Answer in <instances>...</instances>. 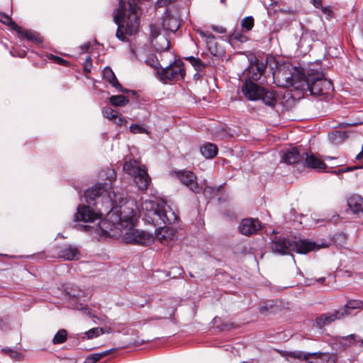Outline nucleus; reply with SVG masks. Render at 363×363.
<instances>
[{"label":"nucleus","instance_id":"obj_1","mask_svg":"<svg viewBox=\"0 0 363 363\" xmlns=\"http://www.w3.org/2000/svg\"><path fill=\"white\" fill-rule=\"evenodd\" d=\"M109 173L108 182L96 184L85 191L84 197L89 206L84 204L78 206L74 215L75 221L92 223L100 218L101 215V208L99 207L100 204L104 207L106 211L109 212L116 208L118 204L122 203L123 196L109 191L116 177L112 170L109 171Z\"/></svg>","mask_w":363,"mask_h":363},{"label":"nucleus","instance_id":"obj_2","mask_svg":"<svg viewBox=\"0 0 363 363\" xmlns=\"http://www.w3.org/2000/svg\"><path fill=\"white\" fill-rule=\"evenodd\" d=\"M279 86L294 87L295 89L308 91L313 95H326L333 89L332 82L324 77L323 73H308L306 75L299 69H294L290 76H284Z\"/></svg>","mask_w":363,"mask_h":363},{"label":"nucleus","instance_id":"obj_3","mask_svg":"<svg viewBox=\"0 0 363 363\" xmlns=\"http://www.w3.org/2000/svg\"><path fill=\"white\" fill-rule=\"evenodd\" d=\"M118 8L113 15V20L118 25L116 37L122 40H125V34L132 35L136 33L140 25L139 4L141 0H128V15L126 16V9L123 0H118Z\"/></svg>","mask_w":363,"mask_h":363},{"label":"nucleus","instance_id":"obj_4","mask_svg":"<svg viewBox=\"0 0 363 363\" xmlns=\"http://www.w3.org/2000/svg\"><path fill=\"white\" fill-rule=\"evenodd\" d=\"M140 207L145 212L144 219L160 228L178 220V216L162 201L145 200L141 203Z\"/></svg>","mask_w":363,"mask_h":363},{"label":"nucleus","instance_id":"obj_5","mask_svg":"<svg viewBox=\"0 0 363 363\" xmlns=\"http://www.w3.org/2000/svg\"><path fill=\"white\" fill-rule=\"evenodd\" d=\"M269 247L274 253L287 255L291 252L306 254L311 251L319 250L320 246L308 240L289 239L284 237L275 236L269 242Z\"/></svg>","mask_w":363,"mask_h":363},{"label":"nucleus","instance_id":"obj_6","mask_svg":"<svg viewBox=\"0 0 363 363\" xmlns=\"http://www.w3.org/2000/svg\"><path fill=\"white\" fill-rule=\"evenodd\" d=\"M123 170L133 177L140 190L144 191L147 189L151 179L145 166L140 165L135 160H130L124 163Z\"/></svg>","mask_w":363,"mask_h":363},{"label":"nucleus","instance_id":"obj_7","mask_svg":"<svg viewBox=\"0 0 363 363\" xmlns=\"http://www.w3.org/2000/svg\"><path fill=\"white\" fill-rule=\"evenodd\" d=\"M160 79L164 84L184 79L185 69L184 62L181 60H175L172 64L162 70L157 71Z\"/></svg>","mask_w":363,"mask_h":363},{"label":"nucleus","instance_id":"obj_8","mask_svg":"<svg viewBox=\"0 0 363 363\" xmlns=\"http://www.w3.org/2000/svg\"><path fill=\"white\" fill-rule=\"evenodd\" d=\"M123 239L126 243L147 246L154 242L155 236L150 233L130 228L124 233Z\"/></svg>","mask_w":363,"mask_h":363},{"label":"nucleus","instance_id":"obj_9","mask_svg":"<svg viewBox=\"0 0 363 363\" xmlns=\"http://www.w3.org/2000/svg\"><path fill=\"white\" fill-rule=\"evenodd\" d=\"M137 209L138 207L133 201L121 206L119 221L121 226L128 227L134 225L137 220Z\"/></svg>","mask_w":363,"mask_h":363},{"label":"nucleus","instance_id":"obj_10","mask_svg":"<svg viewBox=\"0 0 363 363\" xmlns=\"http://www.w3.org/2000/svg\"><path fill=\"white\" fill-rule=\"evenodd\" d=\"M302 361L307 363H336L337 356L329 352H306Z\"/></svg>","mask_w":363,"mask_h":363},{"label":"nucleus","instance_id":"obj_11","mask_svg":"<svg viewBox=\"0 0 363 363\" xmlns=\"http://www.w3.org/2000/svg\"><path fill=\"white\" fill-rule=\"evenodd\" d=\"M262 225L257 218H244L238 226L239 232L245 236H250L257 233L261 230Z\"/></svg>","mask_w":363,"mask_h":363},{"label":"nucleus","instance_id":"obj_12","mask_svg":"<svg viewBox=\"0 0 363 363\" xmlns=\"http://www.w3.org/2000/svg\"><path fill=\"white\" fill-rule=\"evenodd\" d=\"M262 91L264 88L252 81H246L242 86V94L250 101L259 100Z\"/></svg>","mask_w":363,"mask_h":363},{"label":"nucleus","instance_id":"obj_13","mask_svg":"<svg viewBox=\"0 0 363 363\" xmlns=\"http://www.w3.org/2000/svg\"><path fill=\"white\" fill-rule=\"evenodd\" d=\"M179 180L190 190L195 193H199L201 188L199 186L196 176L191 171H181L177 173Z\"/></svg>","mask_w":363,"mask_h":363},{"label":"nucleus","instance_id":"obj_14","mask_svg":"<svg viewBox=\"0 0 363 363\" xmlns=\"http://www.w3.org/2000/svg\"><path fill=\"white\" fill-rule=\"evenodd\" d=\"M303 162L308 168L321 172L327 168L326 164L319 158L311 152H303Z\"/></svg>","mask_w":363,"mask_h":363},{"label":"nucleus","instance_id":"obj_15","mask_svg":"<svg viewBox=\"0 0 363 363\" xmlns=\"http://www.w3.org/2000/svg\"><path fill=\"white\" fill-rule=\"evenodd\" d=\"M303 152H301L297 148L294 147L283 154L282 160L289 164H293L303 162Z\"/></svg>","mask_w":363,"mask_h":363},{"label":"nucleus","instance_id":"obj_16","mask_svg":"<svg viewBox=\"0 0 363 363\" xmlns=\"http://www.w3.org/2000/svg\"><path fill=\"white\" fill-rule=\"evenodd\" d=\"M162 26L165 30L174 33L179 29L180 24L176 17L167 11L162 18Z\"/></svg>","mask_w":363,"mask_h":363},{"label":"nucleus","instance_id":"obj_17","mask_svg":"<svg viewBox=\"0 0 363 363\" xmlns=\"http://www.w3.org/2000/svg\"><path fill=\"white\" fill-rule=\"evenodd\" d=\"M347 206L354 214H363V198L359 195L354 194L347 199Z\"/></svg>","mask_w":363,"mask_h":363},{"label":"nucleus","instance_id":"obj_18","mask_svg":"<svg viewBox=\"0 0 363 363\" xmlns=\"http://www.w3.org/2000/svg\"><path fill=\"white\" fill-rule=\"evenodd\" d=\"M58 255L65 260L72 261L79 259V251L76 247L70 245L62 247L58 252Z\"/></svg>","mask_w":363,"mask_h":363},{"label":"nucleus","instance_id":"obj_19","mask_svg":"<svg viewBox=\"0 0 363 363\" xmlns=\"http://www.w3.org/2000/svg\"><path fill=\"white\" fill-rule=\"evenodd\" d=\"M103 74L104 79L110 83L113 87H115L118 91L128 93L129 91L128 89H123L121 84L118 82L114 72L113 70L106 67L103 70Z\"/></svg>","mask_w":363,"mask_h":363},{"label":"nucleus","instance_id":"obj_20","mask_svg":"<svg viewBox=\"0 0 363 363\" xmlns=\"http://www.w3.org/2000/svg\"><path fill=\"white\" fill-rule=\"evenodd\" d=\"M278 310L279 306L277 304V301L274 300L264 301L259 306V313L264 315L275 313Z\"/></svg>","mask_w":363,"mask_h":363},{"label":"nucleus","instance_id":"obj_21","mask_svg":"<svg viewBox=\"0 0 363 363\" xmlns=\"http://www.w3.org/2000/svg\"><path fill=\"white\" fill-rule=\"evenodd\" d=\"M266 69V65L257 60L254 64H252L249 67V71L253 72L257 70V72H253L251 74V79L254 81H257L260 79L261 76L264 74Z\"/></svg>","mask_w":363,"mask_h":363},{"label":"nucleus","instance_id":"obj_22","mask_svg":"<svg viewBox=\"0 0 363 363\" xmlns=\"http://www.w3.org/2000/svg\"><path fill=\"white\" fill-rule=\"evenodd\" d=\"M335 320L333 313L321 314L315 318V326L320 329Z\"/></svg>","mask_w":363,"mask_h":363},{"label":"nucleus","instance_id":"obj_23","mask_svg":"<svg viewBox=\"0 0 363 363\" xmlns=\"http://www.w3.org/2000/svg\"><path fill=\"white\" fill-rule=\"evenodd\" d=\"M200 152L205 158L211 159L217 155L218 148L213 143H206L201 147Z\"/></svg>","mask_w":363,"mask_h":363},{"label":"nucleus","instance_id":"obj_24","mask_svg":"<svg viewBox=\"0 0 363 363\" xmlns=\"http://www.w3.org/2000/svg\"><path fill=\"white\" fill-rule=\"evenodd\" d=\"M279 354L284 357L286 360L291 361V359H298L300 361L303 360L304 356L303 351H286V350H277Z\"/></svg>","mask_w":363,"mask_h":363},{"label":"nucleus","instance_id":"obj_25","mask_svg":"<svg viewBox=\"0 0 363 363\" xmlns=\"http://www.w3.org/2000/svg\"><path fill=\"white\" fill-rule=\"evenodd\" d=\"M263 103L269 106L274 107L277 104V97L275 94L272 91H268L264 88V91H262L260 95V99Z\"/></svg>","mask_w":363,"mask_h":363},{"label":"nucleus","instance_id":"obj_26","mask_svg":"<svg viewBox=\"0 0 363 363\" xmlns=\"http://www.w3.org/2000/svg\"><path fill=\"white\" fill-rule=\"evenodd\" d=\"M205 43L209 52L212 55L216 56L218 55V50L214 35L213 34L208 35V38L205 40Z\"/></svg>","mask_w":363,"mask_h":363},{"label":"nucleus","instance_id":"obj_27","mask_svg":"<svg viewBox=\"0 0 363 363\" xmlns=\"http://www.w3.org/2000/svg\"><path fill=\"white\" fill-rule=\"evenodd\" d=\"M113 350H115V349L106 350V351H104L103 352H100V353L91 354L86 357L84 363H95V362H98L99 360H100L101 358L109 354Z\"/></svg>","mask_w":363,"mask_h":363},{"label":"nucleus","instance_id":"obj_28","mask_svg":"<svg viewBox=\"0 0 363 363\" xmlns=\"http://www.w3.org/2000/svg\"><path fill=\"white\" fill-rule=\"evenodd\" d=\"M110 103L115 106H124L126 105L129 100L123 95L111 96L109 98Z\"/></svg>","mask_w":363,"mask_h":363},{"label":"nucleus","instance_id":"obj_29","mask_svg":"<svg viewBox=\"0 0 363 363\" xmlns=\"http://www.w3.org/2000/svg\"><path fill=\"white\" fill-rule=\"evenodd\" d=\"M154 43L156 48L160 51H165L168 50L170 44L168 39L164 35H161L159 38L155 40Z\"/></svg>","mask_w":363,"mask_h":363},{"label":"nucleus","instance_id":"obj_30","mask_svg":"<svg viewBox=\"0 0 363 363\" xmlns=\"http://www.w3.org/2000/svg\"><path fill=\"white\" fill-rule=\"evenodd\" d=\"M0 21L2 22L4 24L9 26L13 30L21 33L20 27L14 21H13L11 18L9 17L8 15H6L3 13H0Z\"/></svg>","mask_w":363,"mask_h":363},{"label":"nucleus","instance_id":"obj_31","mask_svg":"<svg viewBox=\"0 0 363 363\" xmlns=\"http://www.w3.org/2000/svg\"><path fill=\"white\" fill-rule=\"evenodd\" d=\"M186 60L192 65L196 71H202L207 66L206 64L198 57L190 56L186 57Z\"/></svg>","mask_w":363,"mask_h":363},{"label":"nucleus","instance_id":"obj_32","mask_svg":"<svg viewBox=\"0 0 363 363\" xmlns=\"http://www.w3.org/2000/svg\"><path fill=\"white\" fill-rule=\"evenodd\" d=\"M67 339V332L65 329L60 330L52 338V342L55 345L62 344L66 342Z\"/></svg>","mask_w":363,"mask_h":363},{"label":"nucleus","instance_id":"obj_33","mask_svg":"<svg viewBox=\"0 0 363 363\" xmlns=\"http://www.w3.org/2000/svg\"><path fill=\"white\" fill-rule=\"evenodd\" d=\"M335 320H340L342 318H344L351 314L350 311L347 307H346V305H345L342 308H340V309L335 311L333 313Z\"/></svg>","mask_w":363,"mask_h":363},{"label":"nucleus","instance_id":"obj_34","mask_svg":"<svg viewBox=\"0 0 363 363\" xmlns=\"http://www.w3.org/2000/svg\"><path fill=\"white\" fill-rule=\"evenodd\" d=\"M241 26L245 30H251L254 26V18L252 16L245 17L242 20Z\"/></svg>","mask_w":363,"mask_h":363},{"label":"nucleus","instance_id":"obj_35","mask_svg":"<svg viewBox=\"0 0 363 363\" xmlns=\"http://www.w3.org/2000/svg\"><path fill=\"white\" fill-rule=\"evenodd\" d=\"M104 117L108 119H114L117 118L118 112L111 107H104L102 111Z\"/></svg>","mask_w":363,"mask_h":363},{"label":"nucleus","instance_id":"obj_36","mask_svg":"<svg viewBox=\"0 0 363 363\" xmlns=\"http://www.w3.org/2000/svg\"><path fill=\"white\" fill-rule=\"evenodd\" d=\"M346 307L351 311L352 310L360 308L363 306V302L357 300L349 301L346 304Z\"/></svg>","mask_w":363,"mask_h":363},{"label":"nucleus","instance_id":"obj_37","mask_svg":"<svg viewBox=\"0 0 363 363\" xmlns=\"http://www.w3.org/2000/svg\"><path fill=\"white\" fill-rule=\"evenodd\" d=\"M103 333H104V330H103V328H100L90 329L89 330H88L86 333L87 337L89 339H91L95 337H98L100 334H103Z\"/></svg>","mask_w":363,"mask_h":363},{"label":"nucleus","instance_id":"obj_38","mask_svg":"<svg viewBox=\"0 0 363 363\" xmlns=\"http://www.w3.org/2000/svg\"><path fill=\"white\" fill-rule=\"evenodd\" d=\"M3 351H4L12 359H14L16 360H20L22 359L23 355L21 354V353H20L17 351H14L11 349H4V350H3Z\"/></svg>","mask_w":363,"mask_h":363},{"label":"nucleus","instance_id":"obj_39","mask_svg":"<svg viewBox=\"0 0 363 363\" xmlns=\"http://www.w3.org/2000/svg\"><path fill=\"white\" fill-rule=\"evenodd\" d=\"M130 130L131 133L134 134L137 133H147V131L143 127L140 126L138 124H133L130 127Z\"/></svg>","mask_w":363,"mask_h":363},{"label":"nucleus","instance_id":"obj_40","mask_svg":"<svg viewBox=\"0 0 363 363\" xmlns=\"http://www.w3.org/2000/svg\"><path fill=\"white\" fill-rule=\"evenodd\" d=\"M21 35L25 38L32 40V41H38V36L36 33L30 32V31H25L22 32Z\"/></svg>","mask_w":363,"mask_h":363},{"label":"nucleus","instance_id":"obj_41","mask_svg":"<svg viewBox=\"0 0 363 363\" xmlns=\"http://www.w3.org/2000/svg\"><path fill=\"white\" fill-rule=\"evenodd\" d=\"M68 294H69V296L74 297V298H80L81 297H82L84 296V292L79 289H72L69 292Z\"/></svg>","mask_w":363,"mask_h":363},{"label":"nucleus","instance_id":"obj_42","mask_svg":"<svg viewBox=\"0 0 363 363\" xmlns=\"http://www.w3.org/2000/svg\"><path fill=\"white\" fill-rule=\"evenodd\" d=\"M150 36L152 39L157 40L159 38L161 35H160L159 31L157 28L155 26L151 25L150 26Z\"/></svg>","mask_w":363,"mask_h":363},{"label":"nucleus","instance_id":"obj_43","mask_svg":"<svg viewBox=\"0 0 363 363\" xmlns=\"http://www.w3.org/2000/svg\"><path fill=\"white\" fill-rule=\"evenodd\" d=\"M50 59L53 60L54 62L58 65H65V66L68 65V62L67 60H65L63 58L58 57V56H55L53 55H51Z\"/></svg>","mask_w":363,"mask_h":363},{"label":"nucleus","instance_id":"obj_44","mask_svg":"<svg viewBox=\"0 0 363 363\" xmlns=\"http://www.w3.org/2000/svg\"><path fill=\"white\" fill-rule=\"evenodd\" d=\"M176 0H157L156 2V6L157 7H164L169 5V4H172Z\"/></svg>","mask_w":363,"mask_h":363},{"label":"nucleus","instance_id":"obj_45","mask_svg":"<svg viewBox=\"0 0 363 363\" xmlns=\"http://www.w3.org/2000/svg\"><path fill=\"white\" fill-rule=\"evenodd\" d=\"M91 58L90 56H88L86 59V61L84 62V69L85 72H89L90 70H91V65H92V62H91Z\"/></svg>","mask_w":363,"mask_h":363},{"label":"nucleus","instance_id":"obj_46","mask_svg":"<svg viewBox=\"0 0 363 363\" xmlns=\"http://www.w3.org/2000/svg\"><path fill=\"white\" fill-rule=\"evenodd\" d=\"M357 168V167H347V168H345V169H339L337 170H334L332 172L333 174H340L343 173V172H347L352 171L354 169H356Z\"/></svg>","mask_w":363,"mask_h":363},{"label":"nucleus","instance_id":"obj_47","mask_svg":"<svg viewBox=\"0 0 363 363\" xmlns=\"http://www.w3.org/2000/svg\"><path fill=\"white\" fill-rule=\"evenodd\" d=\"M357 168V167H347V168H345V169H339L337 170H334L332 172L333 174H340L343 173V172H347L352 171L354 169H356Z\"/></svg>","mask_w":363,"mask_h":363},{"label":"nucleus","instance_id":"obj_48","mask_svg":"<svg viewBox=\"0 0 363 363\" xmlns=\"http://www.w3.org/2000/svg\"><path fill=\"white\" fill-rule=\"evenodd\" d=\"M211 28L218 33L223 34L226 33V29L221 26H212Z\"/></svg>","mask_w":363,"mask_h":363},{"label":"nucleus","instance_id":"obj_49","mask_svg":"<svg viewBox=\"0 0 363 363\" xmlns=\"http://www.w3.org/2000/svg\"><path fill=\"white\" fill-rule=\"evenodd\" d=\"M146 62L152 67L154 69L159 70V67H160V63L157 61L154 60L153 59H149L146 61Z\"/></svg>","mask_w":363,"mask_h":363},{"label":"nucleus","instance_id":"obj_50","mask_svg":"<svg viewBox=\"0 0 363 363\" xmlns=\"http://www.w3.org/2000/svg\"><path fill=\"white\" fill-rule=\"evenodd\" d=\"M197 33L199 34V35L202 38V39L204 41L208 38V35H211L212 34L210 32H205L201 29H198Z\"/></svg>","mask_w":363,"mask_h":363},{"label":"nucleus","instance_id":"obj_51","mask_svg":"<svg viewBox=\"0 0 363 363\" xmlns=\"http://www.w3.org/2000/svg\"><path fill=\"white\" fill-rule=\"evenodd\" d=\"M362 123H363L362 121L351 122V123H343L340 125L342 127H347V126H354V125H357L362 124Z\"/></svg>","mask_w":363,"mask_h":363},{"label":"nucleus","instance_id":"obj_52","mask_svg":"<svg viewBox=\"0 0 363 363\" xmlns=\"http://www.w3.org/2000/svg\"><path fill=\"white\" fill-rule=\"evenodd\" d=\"M90 48V43H86L80 46V49L82 50V52H86L88 51V50Z\"/></svg>","mask_w":363,"mask_h":363},{"label":"nucleus","instance_id":"obj_53","mask_svg":"<svg viewBox=\"0 0 363 363\" xmlns=\"http://www.w3.org/2000/svg\"><path fill=\"white\" fill-rule=\"evenodd\" d=\"M333 135L335 137L342 138L345 136V133L342 131H335L333 133Z\"/></svg>","mask_w":363,"mask_h":363},{"label":"nucleus","instance_id":"obj_54","mask_svg":"<svg viewBox=\"0 0 363 363\" xmlns=\"http://www.w3.org/2000/svg\"><path fill=\"white\" fill-rule=\"evenodd\" d=\"M79 228L84 231H88L91 228V227L88 225H79Z\"/></svg>","mask_w":363,"mask_h":363},{"label":"nucleus","instance_id":"obj_55","mask_svg":"<svg viewBox=\"0 0 363 363\" xmlns=\"http://www.w3.org/2000/svg\"><path fill=\"white\" fill-rule=\"evenodd\" d=\"M213 191H214V189H213V188H211V187H207V188H206V189H205V190H204V194H207L208 192L211 193V192H213Z\"/></svg>","mask_w":363,"mask_h":363},{"label":"nucleus","instance_id":"obj_56","mask_svg":"<svg viewBox=\"0 0 363 363\" xmlns=\"http://www.w3.org/2000/svg\"><path fill=\"white\" fill-rule=\"evenodd\" d=\"M314 6L316 7V8H318L319 6H321V2L320 0H315L314 1Z\"/></svg>","mask_w":363,"mask_h":363},{"label":"nucleus","instance_id":"obj_57","mask_svg":"<svg viewBox=\"0 0 363 363\" xmlns=\"http://www.w3.org/2000/svg\"><path fill=\"white\" fill-rule=\"evenodd\" d=\"M160 233H158V234H157V236L158 239H159L162 242H164V240H165V236H164V235H162V236L160 237Z\"/></svg>","mask_w":363,"mask_h":363},{"label":"nucleus","instance_id":"obj_58","mask_svg":"<svg viewBox=\"0 0 363 363\" xmlns=\"http://www.w3.org/2000/svg\"><path fill=\"white\" fill-rule=\"evenodd\" d=\"M106 223V221H104V220L100 221V223H99V227H100V228L102 229V230H103V231H104V232H105V230H104V228H103V225H104Z\"/></svg>","mask_w":363,"mask_h":363},{"label":"nucleus","instance_id":"obj_59","mask_svg":"<svg viewBox=\"0 0 363 363\" xmlns=\"http://www.w3.org/2000/svg\"><path fill=\"white\" fill-rule=\"evenodd\" d=\"M354 337H355V335H350V336H347L345 338H344V340H347L348 339L354 340Z\"/></svg>","mask_w":363,"mask_h":363},{"label":"nucleus","instance_id":"obj_60","mask_svg":"<svg viewBox=\"0 0 363 363\" xmlns=\"http://www.w3.org/2000/svg\"><path fill=\"white\" fill-rule=\"evenodd\" d=\"M324 280H325V278H324V277H322V278L318 279V282H322V281H323Z\"/></svg>","mask_w":363,"mask_h":363},{"label":"nucleus","instance_id":"obj_61","mask_svg":"<svg viewBox=\"0 0 363 363\" xmlns=\"http://www.w3.org/2000/svg\"><path fill=\"white\" fill-rule=\"evenodd\" d=\"M253 72H257V70H255V71L251 72L249 71V74H250V78H251V74H252Z\"/></svg>","mask_w":363,"mask_h":363},{"label":"nucleus","instance_id":"obj_62","mask_svg":"<svg viewBox=\"0 0 363 363\" xmlns=\"http://www.w3.org/2000/svg\"><path fill=\"white\" fill-rule=\"evenodd\" d=\"M325 160H332V159H334V158H333V157H330V156H327V157H325Z\"/></svg>","mask_w":363,"mask_h":363},{"label":"nucleus","instance_id":"obj_63","mask_svg":"<svg viewBox=\"0 0 363 363\" xmlns=\"http://www.w3.org/2000/svg\"><path fill=\"white\" fill-rule=\"evenodd\" d=\"M238 35L241 36V35H240V34L238 33V34L235 35V38H236V39H239Z\"/></svg>","mask_w":363,"mask_h":363},{"label":"nucleus","instance_id":"obj_64","mask_svg":"<svg viewBox=\"0 0 363 363\" xmlns=\"http://www.w3.org/2000/svg\"><path fill=\"white\" fill-rule=\"evenodd\" d=\"M326 11H328V9H324L323 11H324L325 13L326 12Z\"/></svg>","mask_w":363,"mask_h":363}]
</instances>
